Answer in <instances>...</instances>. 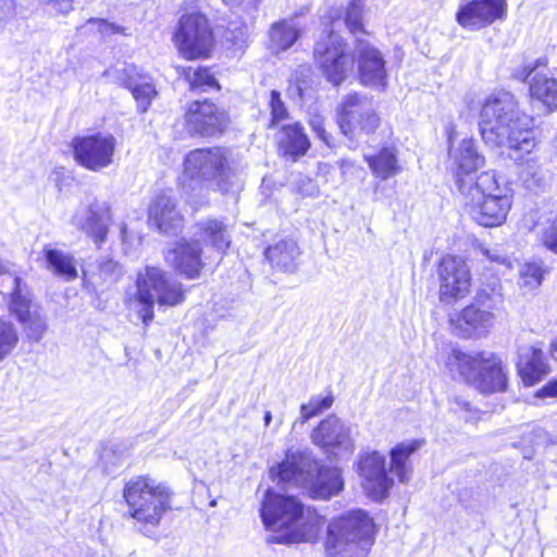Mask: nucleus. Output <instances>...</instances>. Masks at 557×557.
I'll return each instance as SVG.
<instances>
[{
	"label": "nucleus",
	"mask_w": 557,
	"mask_h": 557,
	"mask_svg": "<svg viewBox=\"0 0 557 557\" xmlns=\"http://www.w3.org/2000/svg\"><path fill=\"white\" fill-rule=\"evenodd\" d=\"M449 410L460 416L466 422L474 423L480 420V410L462 395H453L448 399Z\"/></svg>",
	"instance_id": "40"
},
{
	"label": "nucleus",
	"mask_w": 557,
	"mask_h": 557,
	"mask_svg": "<svg viewBox=\"0 0 557 557\" xmlns=\"http://www.w3.org/2000/svg\"><path fill=\"white\" fill-rule=\"evenodd\" d=\"M270 473L277 483L308 488L310 496L317 499H329L344 487L341 471L320 465L308 448H289L284 460L272 467Z\"/></svg>",
	"instance_id": "4"
},
{
	"label": "nucleus",
	"mask_w": 557,
	"mask_h": 557,
	"mask_svg": "<svg viewBox=\"0 0 557 557\" xmlns=\"http://www.w3.org/2000/svg\"><path fill=\"white\" fill-rule=\"evenodd\" d=\"M75 161L83 168L99 172L113 163L116 139L111 134L97 133L72 140Z\"/></svg>",
	"instance_id": "13"
},
{
	"label": "nucleus",
	"mask_w": 557,
	"mask_h": 557,
	"mask_svg": "<svg viewBox=\"0 0 557 557\" xmlns=\"http://www.w3.org/2000/svg\"><path fill=\"white\" fill-rule=\"evenodd\" d=\"M362 0H351L345 15V24L351 34L363 33L362 25Z\"/></svg>",
	"instance_id": "43"
},
{
	"label": "nucleus",
	"mask_w": 557,
	"mask_h": 557,
	"mask_svg": "<svg viewBox=\"0 0 557 557\" xmlns=\"http://www.w3.org/2000/svg\"><path fill=\"white\" fill-rule=\"evenodd\" d=\"M88 23L97 24L99 33L102 34L103 36L111 35V34H117V33H122L123 32V27H121V26H119V25H116L114 23H110L107 20L90 18L88 21Z\"/></svg>",
	"instance_id": "49"
},
{
	"label": "nucleus",
	"mask_w": 557,
	"mask_h": 557,
	"mask_svg": "<svg viewBox=\"0 0 557 557\" xmlns=\"http://www.w3.org/2000/svg\"><path fill=\"white\" fill-rule=\"evenodd\" d=\"M549 354L553 360L557 361V337L549 345Z\"/></svg>",
	"instance_id": "56"
},
{
	"label": "nucleus",
	"mask_w": 557,
	"mask_h": 557,
	"mask_svg": "<svg viewBox=\"0 0 557 557\" xmlns=\"http://www.w3.org/2000/svg\"><path fill=\"white\" fill-rule=\"evenodd\" d=\"M312 443L333 455H351L355 449L351 426L334 414L322 420L311 434Z\"/></svg>",
	"instance_id": "16"
},
{
	"label": "nucleus",
	"mask_w": 557,
	"mask_h": 557,
	"mask_svg": "<svg viewBox=\"0 0 557 557\" xmlns=\"http://www.w3.org/2000/svg\"><path fill=\"white\" fill-rule=\"evenodd\" d=\"M149 222L166 235H175L183 226V215L177 209V199L172 190L156 195L149 206Z\"/></svg>",
	"instance_id": "22"
},
{
	"label": "nucleus",
	"mask_w": 557,
	"mask_h": 557,
	"mask_svg": "<svg viewBox=\"0 0 557 557\" xmlns=\"http://www.w3.org/2000/svg\"><path fill=\"white\" fill-rule=\"evenodd\" d=\"M277 141L280 149L293 158L304 156L310 147L309 139L299 123L283 125Z\"/></svg>",
	"instance_id": "30"
},
{
	"label": "nucleus",
	"mask_w": 557,
	"mask_h": 557,
	"mask_svg": "<svg viewBox=\"0 0 557 557\" xmlns=\"http://www.w3.org/2000/svg\"><path fill=\"white\" fill-rule=\"evenodd\" d=\"M260 516L264 527L275 532L270 542H314L323 524L322 517L309 508L305 516L304 505L290 495L268 490L261 505Z\"/></svg>",
	"instance_id": "3"
},
{
	"label": "nucleus",
	"mask_w": 557,
	"mask_h": 557,
	"mask_svg": "<svg viewBox=\"0 0 557 557\" xmlns=\"http://www.w3.org/2000/svg\"><path fill=\"white\" fill-rule=\"evenodd\" d=\"M136 285L134 306L146 326L153 320L154 302L172 307L184 300L182 284L171 280L157 267H146L144 272L138 273Z\"/></svg>",
	"instance_id": "8"
},
{
	"label": "nucleus",
	"mask_w": 557,
	"mask_h": 557,
	"mask_svg": "<svg viewBox=\"0 0 557 557\" xmlns=\"http://www.w3.org/2000/svg\"><path fill=\"white\" fill-rule=\"evenodd\" d=\"M264 425L268 426L272 420V413L270 411H267L263 417Z\"/></svg>",
	"instance_id": "58"
},
{
	"label": "nucleus",
	"mask_w": 557,
	"mask_h": 557,
	"mask_svg": "<svg viewBox=\"0 0 557 557\" xmlns=\"http://www.w3.org/2000/svg\"><path fill=\"white\" fill-rule=\"evenodd\" d=\"M449 156L458 168L457 178L475 177L472 175L479 168L484 165V157L478 151L472 138H465L458 147L450 146ZM458 185V180H456Z\"/></svg>",
	"instance_id": "25"
},
{
	"label": "nucleus",
	"mask_w": 557,
	"mask_h": 557,
	"mask_svg": "<svg viewBox=\"0 0 557 557\" xmlns=\"http://www.w3.org/2000/svg\"><path fill=\"white\" fill-rule=\"evenodd\" d=\"M299 36V29L288 21L275 22L269 29L270 49L275 53L286 51L298 40Z\"/></svg>",
	"instance_id": "33"
},
{
	"label": "nucleus",
	"mask_w": 557,
	"mask_h": 557,
	"mask_svg": "<svg viewBox=\"0 0 557 557\" xmlns=\"http://www.w3.org/2000/svg\"><path fill=\"white\" fill-rule=\"evenodd\" d=\"M104 76L129 89L138 109L141 112L147 111L156 95V89L148 75L140 73L133 64H125L122 69L107 70Z\"/></svg>",
	"instance_id": "21"
},
{
	"label": "nucleus",
	"mask_w": 557,
	"mask_h": 557,
	"mask_svg": "<svg viewBox=\"0 0 557 557\" xmlns=\"http://www.w3.org/2000/svg\"><path fill=\"white\" fill-rule=\"evenodd\" d=\"M364 159L373 175L382 181H386L400 172L396 149L393 147H383L372 156L364 154Z\"/></svg>",
	"instance_id": "31"
},
{
	"label": "nucleus",
	"mask_w": 557,
	"mask_h": 557,
	"mask_svg": "<svg viewBox=\"0 0 557 557\" xmlns=\"http://www.w3.org/2000/svg\"><path fill=\"white\" fill-rule=\"evenodd\" d=\"M264 256L272 268L282 272H294L298 267L300 249L296 240L283 238L270 245Z\"/></svg>",
	"instance_id": "26"
},
{
	"label": "nucleus",
	"mask_w": 557,
	"mask_h": 557,
	"mask_svg": "<svg viewBox=\"0 0 557 557\" xmlns=\"http://www.w3.org/2000/svg\"><path fill=\"white\" fill-rule=\"evenodd\" d=\"M230 156V150L220 146L197 148L185 156L183 189L200 198L194 201L196 205L207 201L210 188L215 187L222 194L233 196L242 189Z\"/></svg>",
	"instance_id": "2"
},
{
	"label": "nucleus",
	"mask_w": 557,
	"mask_h": 557,
	"mask_svg": "<svg viewBox=\"0 0 557 557\" xmlns=\"http://www.w3.org/2000/svg\"><path fill=\"white\" fill-rule=\"evenodd\" d=\"M172 493L169 487L149 476H137L129 480L124 487L125 498L131 516L143 524L140 531L151 536L162 515L171 508Z\"/></svg>",
	"instance_id": "7"
},
{
	"label": "nucleus",
	"mask_w": 557,
	"mask_h": 557,
	"mask_svg": "<svg viewBox=\"0 0 557 557\" xmlns=\"http://www.w3.org/2000/svg\"><path fill=\"white\" fill-rule=\"evenodd\" d=\"M201 245L198 240L181 239L168 249L165 261L182 276L188 280L198 278L203 268Z\"/></svg>",
	"instance_id": "23"
},
{
	"label": "nucleus",
	"mask_w": 557,
	"mask_h": 557,
	"mask_svg": "<svg viewBox=\"0 0 557 557\" xmlns=\"http://www.w3.org/2000/svg\"><path fill=\"white\" fill-rule=\"evenodd\" d=\"M506 13V0H468L459 7L456 21L463 28L476 30L503 20Z\"/></svg>",
	"instance_id": "18"
},
{
	"label": "nucleus",
	"mask_w": 557,
	"mask_h": 557,
	"mask_svg": "<svg viewBox=\"0 0 557 557\" xmlns=\"http://www.w3.org/2000/svg\"><path fill=\"white\" fill-rule=\"evenodd\" d=\"M544 271L536 263H525L520 270V284L530 289L536 288L542 284Z\"/></svg>",
	"instance_id": "44"
},
{
	"label": "nucleus",
	"mask_w": 557,
	"mask_h": 557,
	"mask_svg": "<svg viewBox=\"0 0 557 557\" xmlns=\"http://www.w3.org/2000/svg\"><path fill=\"white\" fill-rule=\"evenodd\" d=\"M95 284L112 285L123 275L122 265L111 258L102 257L97 261L96 270H88Z\"/></svg>",
	"instance_id": "37"
},
{
	"label": "nucleus",
	"mask_w": 557,
	"mask_h": 557,
	"mask_svg": "<svg viewBox=\"0 0 557 557\" xmlns=\"http://www.w3.org/2000/svg\"><path fill=\"white\" fill-rule=\"evenodd\" d=\"M10 304L9 309L21 323L39 308L33 302L32 293L26 283L17 275H9Z\"/></svg>",
	"instance_id": "28"
},
{
	"label": "nucleus",
	"mask_w": 557,
	"mask_h": 557,
	"mask_svg": "<svg viewBox=\"0 0 557 557\" xmlns=\"http://www.w3.org/2000/svg\"><path fill=\"white\" fill-rule=\"evenodd\" d=\"M16 3L14 0H0V21H10L15 16Z\"/></svg>",
	"instance_id": "52"
},
{
	"label": "nucleus",
	"mask_w": 557,
	"mask_h": 557,
	"mask_svg": "<svg viewBox=\"0 0 557 557\" xmlns=\"http://www.w3.org/2000/svg\"><path fill=\"white\" fill-rule=\"evenodd\" d=\"M174 42L181 54L188 59L208 58L213 48V33L203 14L190 13L180 18Z\"/></svg>",
	"instance_id": "12"
},
{
	"label": "nucleus",
	"mask_w": 557,
	"mask_h": 557,
	"mask_svg": "<svg viewBox=\"0 0 557 557\" xmlns=\"http://www.w3.org/2000/svg\"><path fill=\"white\" fill-rule=\"evenodd\" d=\"M437 273L441 301L450 304L469 293L470 271L460 257H444L438 265Z\"/></svg>",
	"instance_id": "15"
},
{
	"label": "nucleus",
	"mask_w": 557,
	"mask_h": 557,
	"mask_svg": "<svg viewBox=\"0 0 557 557\" xmlns=\"http://www.w3.org/2000/svg\"><path fill=\"white\" fill-rule=\"evenodd\" d=\"M484 255L492 261L498 264L511 268V260L507 253L502 252L498 248L484 249Z\"/></svg>",
	"instance_id": "51"
},
{
	"label": "nucleus",
	"mask_w": 557,
	"mask_h": 557,
	"mask_svg": "<svg viewBox=\"0 0 557 557\" xmlns=\"http://www.w3.org/2000/svg\"><path fill=\"white\" fill-rule=\"evenodd\" d=\"M313 55L327 82L341 85L352 69L354 60L346 53V44L334 30L323 32L314 45Z\"/></svg>",
	"instance_id": "11"
},
{
	"label": "nucleus",
	"mask_w": 557,
	"mask_h": 557,
	"mask_svg": "<svg viewBox=\"0 0 557 557\" xmlns=\"http://www.w3.org/2000/svg\"><path fill=\"white\" fill-rule=\"evenodd\" d=\"M310 125L312 131L326 146L333 147L332 136L326 132L323 120L320 116L312 117Z\"/></svg>",
	"instance_id": "48"
},
{
	"label": "nucleus",
	"mask_w": 557,
	"mask_h": 557,
	"mask_svg": "<svg viewBox=\"0 0 557 557\" xmlns=\"http://www.w3.org/2000/svg\"><path fill=\"white\" fill-rule=\"evenodd\" d=\"M517 368L523 383L529 386L541 381L549 372L542 348L535 346L519 349Z\"/></svg>",
	"instance_id": "24"
},
{
	"label": "nucleus",
	"mask_w": 557,
	"mask_h": 557,
	"mask_svg": "<svg viewBox=\"0 0 557 557\" xmlns=\"http://www.w3.org/2000/svg\"><path fill=\"white\" fill-rule=\"evenodd\" d=\"M503 295L496 288H481L472 302L466 306L456 319L450 318L454 333L461 338H481L490 333L500 309Z\"/></svg>",
	"instance_id": "9"
},
{
	"label": "nucleus",
	"mask_w": 557,
	"mask_h": 557,
	"mask_svg": "<svg viewBox=\"0 0 557 557\" xmlns=\"http://www.w3.org/2000/svg\"><path fill=\"white\" fill-rule=\"evenodd\" d=\"M524 174L527 176H532L537 184L542 181V177L537 173V166H536L535 162L533 164H531L530 162L527 163Z\"/></svg>",
	"instance_id": "54"
},
{
	"label": "nucleus",
	"mask_w": 557,
	"mask_h": 557,
	"mask_svg": "<svg viewBox=\"0 0 557 557\" xmlns=\"http://www.w3.org/2000/svg\"><path fill=\"white\" fill-rule=\"evenodd\" d=\"M39 3L51 7L57 13L67 14L73 10L74 0H38Z\"/></svg>",
	"instance_id": "50"
},
{
	"label": "nucleus",
	"mask_w": 557,
	"mask_h": 557,
	"mask_svg": "<svg viewBox=\"0 0 557 557\" xmlns=\"http://www.w3.org/2000/svg\"><path fill=\"white\" fill-rule=\"evenodd\" d=\"M362 486L375 500H382L388 495L393 480L387 475L386 458L379 451H372L358 462Z\"/></svg>",
	"instance_id": "20"
},
{
	"label": "nucleus",
	"mask_w": 557,
	"mask_h": 557,
	"mask_svg": "<svg viewBox=\"0 0 557 557\" xmlns=\"http://www.w3.org/2000/svg\"><path fill=\"white\" fill-rule=\"evenodd\" d=\"M200 236L208 240L218 251H224L231 244L226 225L216 219H206L197 224Z\"/></svg>",
	"instance_id": "36"
},
{
	"label": "nucleus",
	"mask_w": 557,
	"mask_h": 557,
	"mask_svg": "<svg viewBox=\"0 0 557 557\" xmlns=\"http://www.w3.org/2000/svg\"><path fill=\"white\" fill-rule=\"evenodd\" d=\"M191 90L220 89V85L208 67H188L185 72Z\"/></svg>",
	"instance_id": "38"
},
{
	"label": "nucleus",
	"mask_w": 557,
	"mask_h": 557,
	"mask_svg": "<svg viewBox=\"0 0 557 557\" xmlns=\"http://www.w3.org/2000/svg\"><path fill=\"white\" fill-rule=\"evenodd\" d=\"M270 107H271V126L280 123L287 117V109L281 99V94L277 90H272L270 94Z\"/></svg>",
	"instance_id": "46"
},
{
	"label": "nucleus",
	"mask_w": 557,
	"mask_h": 557,
	"mask_svg": "<svg viewBox=\"0 0 557 557\" xmlns=\"http://www.w3.org/2000/svg\"><path fill=\"white\" fill-rule=\"evenodd\" d=\"M185 120L188 133L203 138L222 134L228 124L227 113L209 100L191 102Z\"/></svg>",
	"instance_id": "14"
},
{
	"label": "nucleus",
	"mask_w": 557,
	"mask_h": 557,
	"mask_svg": "<svg viewBox=\"0 0 557 557\" xmlns=\"http://www.w3.org/2000/svg\"><path fill=\"white\" fill-rule=\"evenodd\" d=\"M542 243L548 250L557 255V216L543 230Z\"/></svg>",
	"instance_id": "47"
},
{
	"label": "nucleus",
	"mask_w": 557,
	"mask_h": 557,
	"mask_svg": "<svg viewBox=\"0 0 557 557\" xmlns=\"http://www.w3.org/2000/svg\"><path fill=\"white\" fill-rule=\"evenodd\" d=\"M458 189L475 223L494 227L505 222L511 208V197L499 186L494 172H482L475 180L459 177Z\"/></svg>",
	"instance_id": "5"
},
{
	"label": "nucleus",
	"mask_w": 557,
	"mask_h": 557,
	"mask_svg": "<svg viewBox=\"0 0 557 557\" xmlns=\"http://www.w3.org/2000/svg\"><path fill=\"white\" fill-rule=\"evenodd\" d=\"M354 62L361 84L384 89L387 86L386 62L382 52L366 39H356Z\"/></svg>",
	"instance_id": "17"
},
{
	"label": "nucleus",
	"mask_w": 557,
	"mask_h": 557,
	"mask_svg": "<svg viewBox=\"0 0 557 557\" xmlns=\"http://www.w3.org/2000/svg\"><path fill=\"white\" fill-rule=\"evenodd\" d=\"M487 355L484 351L468 355L459 349H453L447 360V367L451 372L457 371L462 380L473 384Z\"/></svg>",
	"instance_id": "29"
},
{
	"label": "nucleus",
	"mask_w": 557,
	"mask_h": 557,
	"mask_svg": "<svg viewBox=\"0 0 557 557\" xmlns=\"http://www.w3.org/2000/svg\"><path fill=\"white\" fill-rule=\"evenodd\" d=\"M111 220L109 203L97 199L79 207L72 218L73 224L89 236L98 248L107 240Z\"/></svg>",
	"instance_id": "19"
},
{
	"label": "nucleus",
	"mask_w": 557,
	"mask_h": 557,
	"mask_svg": "<svg viewBox=\"0 0 557 557\" xmlns=\"http://www.w3.org/2000/svg\"><path fill=\"white\" fill-rule=\"evenodd\" d=\"M20 334L13 322L0 318V363L16 348Z\"/></svg>",
	"instance_id": "39"
},
{
	"label": "nucleus",
	"mask_w": 557,
	"mask_h": 557,
	"mask_svg": "<svg viewBox=\"0 0 557 557\" xmlns=\"http://www.w3.org/2000/svg\"><path fill=\"white\" fill-rule=\"evenodd\" d=\"M421 443L412 441L409 444H398L391 450V472L394 473L399 482L407 483L412 473L409 465L410 456L419 449Z\"/></svg>",
	"instance_id": "32"
},
{
	"label": "nucleus",
	"mask_w": 557,
	"mask_h": 557,
	"mask_svg": "<svg viewBox=\"0 0 557 557\" xmlns=\"http://www.w3.org/2000/svg\"><path fill=\"white\" fill-rule=\"evenodd\" d=\"M374 522L363 509H352L333 519L324 542L327 557H367L374 543Z\"/></svg>",
	"instance_id": "6"
},
{
	"label": "nucleus",
	"mask_w": 557,
	"mask_h": 557,
	"mask_svg": "<svg viewBox=\"0 0 557 557\" xmlns=\"http://www.w3.org/2000/svg\"><path fill=\"white\" fill-rule=\"evenodd\" d=\"M244 1L245 0H223V2L231 8L239 7Z\"/></svg>",
	"instance_id": "57"
},
{
	"label": "nucleus",
	"mask_w": 557,
	"mask_h": 557,
	"mask_svg": "<svg viewBox=\"0 0 557 557\" xmlns=\"http://www.w3.org/2000/svg\"><path fill=\"white\" fill-rule=\"evenodd\" d=\"M473 385L484 394L504 392L507 387V377L502 360L494 354H488Z\"/></svg>",
	"instance_id": "27"
},
{
	"label": "nucleus",
	"mask_w": 557,
	"mask_h": 557,
	"mask_svg": "<svg viewBox=\"0 0 557 557\" xmlns=\"http://www.w3.org/2000/svg\"><path fill=\"white\" fill-rule=\"evenodd\" d=\"M44 256L48 269L66 281H73L77 277V269L74 257L71 253L46 246Z\"/></svg>",
	"instance_id": "34"
},
{
	"label": "nucleus",
	"mask_w": 557,
	"mask_h": 557,
	"mask_svg": "<svg viewBox=\"0 0 557 557\" xmlns=\"http://www.w3.org/2000/svg\"><path fill=\"white\" fill-rule=\"evenodd\" d=\"M337 122L347 138L358 141L361 135L375 132L380 125V116L371 98L351 92L342 99Z\"/></svg>",
	"instance_id": "10"
},
{
	"label": "nucleus",
	"mask_w": 557,
	"mask_h": 557,
	"mask_svg": "<svg viewBox=\"0 0 557 557\" xmlns=\"http://www.w3.org/2000/svg\"><path fill=\"white\" fill-rule=\"evenodd\" d=\"M21 324L27 337L35 342H39L47 331L46 318L41 314L39 309L27 317L25 321H22Z\"/></svg>",
	"instance_id": "42"
},
{
	"label": "nucleus",
	"mask_w": 557,
	"mask_h": 557,
	"mask_svg": "<svg viewBox=\"0 0 557 557\" xmlns=\"http://www.w3.org/2000/svg\"><path fill=\"white\" fill-rule=\"evenodd\" d=\"M9 275H12L11 273H9L7 270H5V267H3L2 264H0V281H1V285H3L4 283L5 284H10V280L8 278Z\"/></svg>",
	"instance_id": "55"
},
{
	"label": "nucleus",
	"mask_w": 557,
	"mask_h": 557,
	"mask_svg": "<svg viewBox=\"0 0 557 557\" xmlns=\"http://www.w3.org/2000/svg\"><path fill=\"white\" fill-rule=\"evenodd\" d=\"M547 58H539L534 62L524 64L523 66L516 69L515 72L512 73V76L513 78L521 82H527L528 79L531 81L535 73H541L539 69H544L547 66Z\"/></svg>",
	"instance_id": "45"
},
{
	"label": "nucleus",
	"mask_w": 557,
	"mask_h": 557,
	"mask_svg": "<svg viewBox=\"0 0 557 557\" xmlns=\"http://www.w3.org/2000/svg\"><path fill=\"white\" fill-rule=\"evenodd\" d=\"M536 397H557V379L548 381L542 388L536 392Z\"/></svg>",
	"instance_id": "53"
},
{
	"label": "nucleus",
	"mask_w": 557,
	"mask_h": 557,
	"mask_svg": "<svg viewBox=\"0 0 557 557\" xmlns=\"http://www.w3.org/2000/svg\"><path fill=\"white\" fill-rule=\"evenodd\" d=\"M334 401V398L331 394L326 396H313L310 398L308 404H304L300 407V422L305 423L309 419L320 414L323 410L329 409Z\"/></svg>",
	"instance_id": "41"
},
{
	"label": "nucleus",
	"mask_w": 557,
	"mask_h": 557,
	"mask_svg": "<svg viewBox=\"0 0 557 557\" xmlns=\"http://www.w3.org/2000/svg\"><path fill=\"white\" fill-rule=\"evenodd\" d=\"M530 95L549 111L557 109V81L542 73H535L530 82Z\"/></svg>",
	"instance_id": "35"
},
{
	"label": "nucleus",
	"mask_w": 557,
	"mask_h": 557,
	"mask_svg": "<svg viewBox=\"0 0 557 557\" xmlns=\"http://www.w3.org/2000/svg\"><path fill=\"white\" fill-rule=\"evenodd\" d=\"M531 122L528 115L520 114L512 94L498 91L482 106L480 132L486 145L507 148L509 157L518 161L536 146Z\"/></svg>",
	"instance_id": "1"
}]
</instances>
